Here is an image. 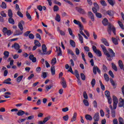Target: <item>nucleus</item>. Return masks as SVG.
<instances>
[{"mask_svg":"<svg viewBox=\"0 0 124 124\" xmlns=\"http://www.w3.org/2000/svg\"><path fill=\"white\" fill-rule=\"evenodd\" d=\"M12 34V32H11V30H8L7 32H6V34L8 35V36H10V35H11Z\"/></svg>","mask_w":124,"mask_h":124,"instance_id":"0e129e2a","label":"nucleus"},{"mask_svg":"<svg viewBox=\"0 0 124 124\" xmlns=\"http://www.w3.org/2000/svg\"><path fill=\"white\" fill-rule=\"evenodd\" d=\"M53 88V85H46V91H49V90H51Z\"/></svg>","mask_w":124,"mask_h":124,"instance_id":"09e8293b","label":"nucleus"},{"mask_svg":"<svg viewBox=\"0 0 124 124\" xmlns=\"http://www.w3.org/2000/svg\"><path fill=\"white\" fill-rule=\"evenodd\" d=\"M50 70L51 72V75H55V74H56V69H55V66H52L51 67Z\"/></svg>","mask_w":124,"mask_h":124,"instance_id":"a211bd4d","label":"nucleus"},{"mask_svg":"<svg viewBox=\"0 0 124 124\" xmlns=\"http://www.w3.org/2000/svg\"><path fill=\"white\" fill-rule=\"evenodd\" d=\"M67 52L69 55H71V56H74V53H73V51L72 50L68 49Z\"/></svg>","mask_w":124,"mask_h":124,"instance_id":"a18cd8bd","label":"nucleus"},{"mask_svg":"<svg viewBox=\"0 0 124 124\" xmlns=\"http://www.w3.org/2000/svg\"><path fill=\"white\" fill-rule=\"evenodd\" d=\"M85 119L87 121H93V117L89 114H86L85 115Z\"/></svg>","mask_w":124,"mask_h":124,"instance_id":"4be33fe9","label":"nucleus"},{"mask_svg":"<svg viewBox=\"0 0 124 124\" xmlns=\"http://www.w3.org/2000/svg\"><path fill=\"white\" fill-rule=\"evenodd\" d=\"M92 48L94 53H95L98 57H101L102 56V53H101V51L98 49L97 50V49L96 48V46H93Z\"/></svg>","mask_w":124,"mask_h":124,"instance_id":"7ed1b4c3","label":"nucleus"},{"mask_svg":"<svg viewBox=\"0 0 124 124\" xmlns=\"http://www.w3.org/2000/svg\"><path fill=\"white\" fill-rule=\"evenodd\" d=\"M102 24L103 25H104V26H107V25H108V20L107 19V18H104L102 21Z\"/></svg>","mask_w":124,"mask_h":124,"instance_id":"5701e85b","label":"nucleus"},{"mask_svg":"<svg viewBox=\"0 0 124 124\" xmlns=\"http://www.w3.org/2000/svg\"><path fill=\"white\" fill-rule=\"evenodd\" d=\"M70 44L74 48L75 47V42H74L73 40H71L70 41Z\"/></svg>","mask_w":124,"mask_h":124,"instance_id":"603ef678","label":"nucleus"},{"mask_svg":"<svg viewBox=\"0 0 124 124\" xmlns=\"http://www.w3.org/2000/svg\"><path fill=\"white\" fill-rule=\"evenodd\" d=\"M12 48H14L16 50H19L20 49V45L18 43H15L12 46Z\"/></svg>","mask_w":124,"mask_h":124,"instance_id":"9d476101","label":"nucleus"},{"mask_svg":"<svg viewBox=\"0 0 124 124\" xmlns=\"http://www.w3.org/2000/svg\"><path fill=\"white\" fill-rule=\"evenodd\" d=\"M108 3L110 4V5H111V6H114L115 5V4L116 3V1H115V0H107Z\"/></svg>","mask_w":124,"mask_h":124,"instance_id":"aec40b11","label":"nucleus"},{"mask_svg":"<svg viewBox=\"0 0 124 124\" xmlns=\"http://www.w3.org/2000/svg\"><path fill=\"white\" fill-rule=\"evenodd\" d=\"M105 95L107 96V98L108 97H111L110 96V92L108 91H106L105 92Z\"/></svg>","mask_w":124,"mask_h":124,"instance_id":"6e6d98bb","label":"nucleus"},{"mask_svg":"<svg viewBox=\"0 0 124 124\" xmlns=\"http://www.w3.org/2000/svg\"><path fill=\"white\" fill-rule=\"evenodd\" d=\"M95 15L97 18H101V17H102V15L99 13H96Z\"/></svg>","mask_w":124,"mask_h":124,"instance_id":"680f3d73","label":"nucleus"},{"mask_svg":"<svg viewBox=\"0 0 124 124\" xmlns=\"http://www.w3.org/2000/svg\"><path fill=\"white\" fill-rule=\"evenodd\" d=\"M24 32L20 30H16V31L14 33V35L15 36H19L22 35Z\"/></svg>","mask_w":124,"mask_h":124,"instance_id":"1a4fd4ad","label":"nucleus"},{"mask_svg":"<svg viewBox=\"0 0 124 124\" xmlns=\"http://www.w3.org/2000/svg\"><path fill=\"white\" fill-rule=\"evenodd\" d=\"M101 48H102L103 50V52H104V54L107 56V59L108 61H111L113 60L114 57H115V52L113 51V49L111 48H108V51L109 52H108L107 49H106V47L104 46L103 45H101Z\"/></svg>","mask_w":124,"mask_h":124,"instance_id":"f257e3e1","label":"nucleus"},{"mask_svg":"<svg viewBox=\"0 0 124 124\" xmlns=\"http://www.w3.org/2000/svg\"><path fill=\"white\" fill-rule=\"evenodd\" d=\"M83 103H84V105H85V106H89V102L87 100L84 99Z\"/></svg>","mask_w":124,"mask_h":124,"instance_id":"bf43d9fd","label":"nucleus"},{"mask_svg":"<svg viewBox=\"0 0 124 124\" xmlns=\"http://www.w3.org/2000/svg\"><path fill=\"white\" fill-rule=\"evenodd\" d=\"M108 104H112V98L111 97H108Z\"/></svg>","mask_w":124,"mask_h":124,"instance_id":"774afa93","label":"nucleus"},{"mask_svg":"<svg viewBox=\"0 0 124 124\" xmlns=\"http://www.w3.org/2000/svg\"><path fill=\"white\" fill-rule=\"evenodd\" d=\"M68 31H69V34H70V35H71L72 37H75V36L73 34V32L72 31V30H71V28H68Z\"/></svg>","mask_w":124,"mask_h":124,"instance_id":"7c9ffc66","label":"nucleus"},{"mask_svg":"<svg viewBox=\"0 0 124 124\" xmlns=\"http://www.w3.org/2000/svg\"><path fill=\"white\" fill-rule=\"evenodd\" d=\"M56 62H57V59H56V58H53L51 61V64H52V65H55Z\"/></svg>","mask_w":124,"mask_h":124,"instance_id":"49530a36","label":"nucleus"},{"mask_svg":"<svg viewBox=\"0 0 124 124\" xmlns=\"http://www.w3.org/2000/svg\"><path fill=\"white\" fill-rule=\"evenodd\" d=\"M17 116H23V115H25V111L22 110H19L17 113Z\"/></svg>","mask_w":124,"mask_h":124,"instance_id":"393cba45","label":"nucleus"},{"mask_svg":"<svg viewBox=\"0 0 124 124\" xmlns=\"http://www.w3.org/2000/svg\"><path fill=\"white\" fill-rule=\"evenodd\" d=\"M34 44L35 46H37L38 47H40L41 46V44H40V43H39V42L36 40H34Z\"/></svg>","mask_w":124,"mask_h":124,"instance_id":"72a5a7b5","label":"nucleus"},{"mask_svg":"<svg viewBox=\"0 0 124 124\" xmlns=\"http://www.w3.org/2000/svg\"><path fill=\"white\" fill-rule=\"evenodd\" d=\"M17 14L18 16H19V17H21V18H23V17H24L23 14H22V13H21L20 11H18V12H17Z\"/></svg>","mask_w":124,"mask_h":124,"instance_id":"052dcab7","label":"nucleus"},{"mask_svg":"<svg viewBox=\"0 0 124 124\" xmlns=\"http://www.w3.org/2000/svg\"><path fill=\"white\" fill-rule=\"evenodd\" d=\"M112 65V68L113 69L114 71H118V68L117 67V66H116V64H115L114 63H111Z\"/></svg>","mask_w":124,"mask_h":124,"instance_id":"c9c22d12","label":"nucleus"},{"mask_svg":"<svg viewBox=\"0 0 124 124\" xmlns=\"http://www.w3.org/2000/svg\"><path fill=\"white\" fill-rule=\"evenodd\" d=\"M29 59L32 62H36V58L34 57V56L32 54L30 55Z\"/></svg>","mask_w":124,"mask_h":124,"instance_id":"ddd939ff","label":"nucleus"},{"mask_svg":"<svg viewBox=\"0 0 124 124\" xmlns=\"http://www.w3.org/2000/svg\"><path fill=\"white\" fill-rule=\"evenodd\" d=\"M53 0V2H54V3H55V4H57L58 5H59L60 6H61V5H62V3H61L60 2H59L58 0Z\"/></svg>","mask_w":124,"mask_h":124,"instance_id":"8fccbe9b","label":"nucleus"},{"mask_svg":"<svg viewBox=\"0 0 124 124\" xmlns=\"http://www.w3.org/2000/svg\"><path fill=\"white\" fill-rule=\"evenodd\" d=\"M55 20L57 21V22H61V16H60V15L56 14Z\"/></svg>","mask_w":124,"mask_h":124,"instance_id":"2f4dec72","label":"nucleus"},{"mask_svg":"<svg viewBox=\"0 0 124 124\" xmlns=\"http://www.w3.org/2000/svg\"><path fill=\"white\" fill-rule=\"evenodd\" d=\"M108 68H107V67L106 66V65H103V72H106V71H107Z\"/></svg>","mask_w":124,"mask_h":124,"instance_id":"13d9d810","label":"nucleus"},{"mask_svg":"<svg viewBox=\"0 0 124 124\" xmlns=\"http://www.w3.org/2000/svg\"><path fill=\"white\" fill-rule=\"evenodd\" d=\"M111 113L112 118H115V117H116V111H115V110H111Z\"/></svg>","mask_w":124,"mask_h":124,"instance_id":"4d7b16f0","label":"nucleus"},{"mask_svg":"<svg viewBox=\"0 0 124 124\" xmlns=\"http://www.w3.org/2000/svg\"><path fill=\"white\" fill-rule=\"evenodd\" d=\"M112 31L113 32L114 34L116 35V28H115L114 26L109 24L108 26V34L111 35V34H112Z\"/></svg>","mask_w":124,"mask_h":124,"instance_id":"f03ea898","label":"nucleus"},{"mask_svg":"<svg viewBox=\"0 0 124 124\" xmlns=\"http://www.w3.org/2000/svg\"><path fill=\"white\" fill-rule=\"evenodd\" d=\"M78 39L80 42V43H84V40L83 39V37H82V35H81V34H78Z\"/></svg>","mask_w":124,"mask_h":124,"instance_id":"bb28decb","label":"nucleus"},{"mask_svg":"<svg viewBox=\"0 0 124 124\" xmlns=\"http://www.w3.org/2000/svg\"><path fill=\"white\" fill-rule=\"evenodd\" d=\"M49 120V118H48V117L45 118L43 121H39L38 122V124H45V123H46L47 122H48V121Z\"/></svg>","mask_w":124,"mask_h":124,"instance_id":"dca6fc26","label":"nucleus"},{"mask_svg":"<svg viewBox=\"0 0 124 124\" xmlns=\"http://www.w3.org/2000/svg\"><path fill=\"white\" fill-rule=\"evenodd\" d=\"M98 67L96 66L93 67V73L95 75H96V71H97Z\"/></svg>","mask_w":124,"mask_h":124,"instance_id":"79ce46f5","label":"nucleus"},{"mask_svg":"<svg viewBox=\"0 0 124 124\" xmlns=\"http://www.w3.org/2000/svg\"><path fill=\"white\" fill-rule=\"evenodd\" d=\"M118 65L119 67L120 68V69H123L124 67V65L123 64V61L122 60H119L118 61Z\"/></svg>","mask_w":124,"mask_h":124,"instance_id":"f3484780","label":"nucleus"},{"mask_svg":"<svg viewBox=\"0 0 124 124\" xmlns=\"http://www.w3.org/2000/svg\"><path fill=\"white\" fill-rule=\"evenodd\" d=\"M24 24L25 23L24 22V21L23 20H21L19 22L18 27L19 29L20 30V31H24V27H23V25H24Z\"/></svg>","mask_w":124,"mask_h":124,"instance_id":"0eeeda50","label":"nucleus"},{"mask_svg":"<svg viewBox=\"0 0 124 124\" xmlns=\"http://www.w3.org/2000/svg\"><path fill=\"white\" fill-rule=\"evenodd\" d=\"M100 2L102 6H107V3H106L105 0H102Z\"/></svg>","mask_w":124,"mask_h":124,"instance_id":"a19ab883","label":"nucleus"},{"mask_svg":"<svg viewBox=\"0 0 124 124\" xmlns=\"http://www.w3.org/2000/svg\"><path fill=\"white\" fill-rule=\"evenodd\" d=\"M76 10L78 13H80V14H82L83 15H85L86 14V12L85 11V10L83 9L82 8L80 7H76Z\"/></svg>","mask_w":124,"mask_h":124,"instance_id":"20e7f679","label":"nucleus"},{"mask_svg":"<svg viewBox=\"0 0 124 124\" xmlns=\"http://www.w3.org/2000/svg\"><path fill=\"white\" fill-rule=\"evenodd\" d=\"M112 99L113 101V103H118L119 102L118 98H117V97H116V96H113Z\"/></svg>","mask_w":124,"mask_h":124,"instance_id":"f704fd0d","label":"nucleus"},{"mask_svg":"<svg viewBox=\"0 0 124 124\" xmlns=\"http://www.w3.org/2000/svg\"><path fill=\"white\" fill-rule=\"evenodd\" d=\"M42 50L43 51V53H44V54H45V52L47 51V47L46 46V45H45V44L42 45Z\"/></svg>","mask_w":124,"mask_h":124,"instance_id":"6ab92c4d","label":"nucleus"},{"mask_svg":"<svg viewBox=\"0 0 124 124\" xmlns=\"http://www.w3.org/2000/svg\"><path fill=\"white\" fill-rule=\"evenodd\" d=\"M8 22L10 24H11L12 25H14L15 24V21H14V19L12 18V17L9 18Z\"/></svg>","mask_w":124,"mask_h":124,"instance_id":"b1692460","label":"nucleus"},{"mask_svg":"<svg viewBox=\"0 0 124 124\" xmlns=\"http://www.w3.org/2000/svg\"><path fill=\"white\" fill-rule=\"evenodd\" d=\"M23 76H20L17 77L16 78V82H17V83H20V82L22 81V79H23Z\"/></svg>","mask_w":124,"mask_h":124,"instance_id":"c756f323","label":"nucleus"},{"mask_svg":"<svg viewBox=\"0 0 124 124\" xmlns=\"http://www.w3.org/2000/svg\"><path fill=\"white\" fill-rule=\"evenodd\" d=\"M118 120H119V124H124V119H123L122 117H119Z\"/></svg>","mask_w":124,"mask_h":124,"instance_id":"864d4df0","label":"nucleus"},{"mask_svg":"<svg viewBox=\"0 0 124 124\" xmlns=\"http://www.w3.org/2000/svg\"><path fill=\"white\" fill-rule=\"evenodd\" d=\"M104 77L105 81L106 82H108L109 81V76L106 73H105L104 75Z\"/></svg>","mask_w":124,"mask_h":124,"instance_id":"a878e982","label":"nucleus"},{"mask_svg":"<svg viewBox=\"0 0 124 124\" xmlns=\"http://www.w3.org/2000/svg\"><path fill=\"white\" fill-rule=\"evenodd\" d=\"M73 22H74V24H75L76 25H78V26L79 27V28H82V27H83V25L81 24L80 21H79L76 19H74Z\"/></svg>","mask_w":124,"mask_h":124,"instance_id":"2eb2a0df","label":"nucleus"},{"mask_svg":"<svg viewBox=\"0 0 124 124\" xmlns=\"http://www.w3.org/2000/svg\"><path fill=\"white\" fill-rule=\"evenodd\" d=\"M56 52H57L58 56H62V49H61V47H58L57 46H56Z\"/></svg>","mask_w":124,"mask_h":124,"instance_id":"9b49d317","label":"nucleus"},{"mask_svg":"<svg viewBox=\"0 0 124 124\" xmlns=\"http://www.w3.org/2000/svg\"><path fill=\"white\" fill-rule=\"evenodd\" d=\"M112 41L113 43H114L115 45H118V44H119V43L118 42V40L115 38H112Z\"/></svg>","mask_w":124,"mask_h":124,"instance_id":"473e14b6","label":"nucleus"},{"mask_svg":"<svg viewBox=\"0 0 124 124\" xmlns=\"http://www.w3.org/2000/svg\"><path fill=\"white\" fill-rule=\"evenodd\" d=\"M83 30H84V27L83 26L80 27L79 33H80V34H81V35H83V36L85 34L83 32Z\"/></svg>","mask_w":124,"mask_h":124,"instance_id":"c03bdc74","label":"nucleus"},{"mask_svg":"<svg viewBox=\"0 0 124 124\" xmlns=\"http://www.w3.org/2000/svg\"><path fill=\"white\" fill-rule=\"evenodd\" d=\"M42 76L44 79H45L46 77H47V73L46 72H43L42 73Z\"/></svg>","mask_w":124,"mask_h":124,"instance_id":"e2e57ef3","label":"nucleus"},{"mask_svg":"<svg viewBox=\"0 0 124 124\" xmlns=\"http://www.w3.org/2000/svg\"><path fill=\"white\" fill-rule=\"evenodd\" d=\"M8 16H9V18H12L13 17V13H12V10H11V9L8 10Z\"/></svg>","mask_w":124,"mask_h":124,"instance_id":"412c9836","label":"nucleus"},{"mask_svg":"<svg viewBox=\"0 0 124 124\" xmlns=\"http://www.w3.org/2000/svg\"><path fill=\"white\" fill-rule=\"evenodd\" d=\"M101 41L106 46H109V43H108V41H107L106 39L103 38L101 39Z\"/></svg>","mask_w":124,"mask_h":124,"instance_id":"4468645a","label":"nucleus"},{"mask_svg":"<svg viewBox=\"0 0 124 124\" xmlns=\"http://www.w3.org/2000/svg\"><path fill=\"white\" fill-rule=\"evenodd\" d=\"M59 10H60L59 6L54 5L53 7V11H54V12H57V11H59Z\"/></svg>","mask_w":124,"mask_h":124,"instance_id":"ea45409f","label":"nucleus"},{"mask_svg":"<svg viewBox=\"0 0 124 124\" xmlns=\"http://www.w3.org/2000/svg\"><path fill=\"white\" fill-rule=\"evenodd\" d=\"M83 97L85 99H88V94H87V92H83Z\"/></svg>","mask_w":124,"mask_h":124,"instance_id":"338daca9","label":"nucleus"},{"mask_svg":"<svg viewBox=\"0 0 124 124\" xmlns=\"http://www.w3.org/2000/svg\"><path fill=\"white\" fill-rule=\"evenodd\" d=\"M80 77L83 81H85V80H86V76H85V74L83 73L80 74Z\"/></svg>","mask_w":124,"mask_h":124,"instance_id":"3c124183","label":"nucleus"},{"mask_svg":"<svg viewBox=\"0 0 124 124\" xmlns=\"http://www.w3.org/2000/svg\"><path fill=\"white\" fill-rule=\"evenodd\" d=\"M93 119L94 122H99V113H95L93 117Z\"/></svg>","mask_w":124,"mask_h":124,"instance_id":"423d86ee","label":"nucleus"},{"mask_svg":"<svg viewBox=\"0 0 124 124\" xmlns=\"http://www.w3.org/2000/svg\"><path fill=\"white\" fill-rule=\"evenodd\" d=\"M107 13L108 15H109V16L111 17L114 16V12L113 11H108Z\"/></svg>","mask_w":124,"mask_h":124,"instance_id":"4c0bfd02","label":"nucleus"},{"mask_svg":"<svg viewBox=\"0 0 124 124\" xmlns=\"http://www.w3.org/2000/svg\"><path fill=\"white\" fill-rule=\"evenodd\" d=\"M119 107L124 108V99L122 98V97L119 98Z\"/></svg>","mask_w":124,"mask_h":124,"instance_id":"6e6552de","label":"nucleus"},{"mask_svg":"<svg viewBox=\"0 0 124 124\" xmlns=\"http://www.w3.org/2000/svg\"><path fill=\"white\" fill-rule=\"evenodd\" d=\"M95 83H96L95 79L94 78L92 79L91 81V85L93 88V87H94V86L95 85Z\"/></svg>","mask_w":124,"mask_h":124,"instance_id":"37998d69","label":"nucleus"},{"mask_svg":"<svg viewBox=\"0 0 124 124\" xmlns=\"http://www.w3.org/2000/svg\"><path fill=\"white\" fill-rule=\"evenodd\" d=\"M76 118H77V113L75 112L71 122H75V121H76Z\"/></svg>","mask_w":124,"mask_h":124,"instance_id":"c85d7f7f","label":"nucleus"},{"mask_svg":"<svg viewBox=\"0 0 124 124\" xmlns=\"http://www.w3.org/2000/svg\"><path fill=\"white\" fill-rule=\"evenodd\" d=\"M118 23L119 26L120 27V28H121L122 30H124V24H123V23H122V22L119 21L118 22Z\"/></svg>","mask_w":124,"mask_h":124,"instance_id":"5fc2aeb1","label":"nucleus"},{"mask_svg":"<svg viewBox=\"0 0 124 124\" xmlns=\"http://www.w3.org/2000/svg\"><path fill=\"white\" fill-rule=\"evenodd\" d=\"M88 16H89L90 19L93 22L94 21V16H93V13H92L91 12H89Z\"/></svg>","mask_w":124,"mask_h":124,"instance_id":"f8f14e48","label":"nucleus"},{"mask_svg":"<svg viewBox=\"0 0 124 124\" xmlns=\"http://www.w3.org/2000/svg\"><path fill=\"white\" fill-rule=\"evenodd\" d=\"M60 83L61 85H62L63 88H65L67 87V85H66V81H65L64 78H62Z\"/></svg>","mask_w":124,"mask_h":124,"instance_id":"39448f33","label":"nucleus"},{"mask_svg":"<svg viewBox=\"0 0 124 124\" xmlns=\"http://www.w3.org/2000/svg\"><path fill=\"white\" fill-rule=\"evenodd\" d=\"M74 74H75L77 79H79V78H80V75H79V73L77 70H75V73Z\"/></svg>","mask_w":124,"mask_h":124,"instance_id":"cd10ccee","label":"nucleus"},{"mask_svg":"<svg viewBox=\"0 0 124 124\" xmlns=\"http://www.w3.org/2000/svg\"><path fill=\"white\" fill-rule=\"evenodd\" d=\"M1 7L3 9H6V3H5V2H2Z\"/></svg>","mask_w":124,"mask_h":124,"instance_id":"de8ad7c7","label":"nucleus"},{"mask_svg":"<svg viewBox=\"0 0 124 124\" xmlns=\"http://www.w3.org/2000/svg\"><path fill=\"white\" fill-rule=\"evenodd\" d=\"M26 17H27L28 20H30V21H31V15L28 12V11L26 12Z\"/></svg>","mask_w":124,"mask_h":124,"instance_id":"58836bf2","label":"nucleus"},{"mask_svg":"<svg viewBox=\"0 0 124 124\" xmlns=\"http://www.w3.org/2000/svg\"><path fill=\"white\" fill-rule=\"evenodd\" d=\"M0 15L2 17H6V14L4 13V11H1L0 12Z\"/></svg>","mask_w":124,"mask_h":124,"instance_id":"69168bd1","label":"nucleus"},{"mask_svg":"<svg viewBox=\"0 0 124 124\" xmlns=\"http://www.w3.org/2000/svg\"><path fill=\"white\" fill-rule=\"evenodd\" d=\"M3 55L4 56V58H6V59H7V58L9 57V52L7 51H5L4 52Z\"/></svg>","mask_w":124,"mask_h":124,"instance_id":"e433bc0d","label":"nucleus"}]
</instances>
